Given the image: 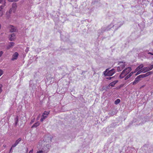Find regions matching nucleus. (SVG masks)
<instances>
[{
    "instance_id": "18",
    "label": "nucleus",
    "mask_w": 153,
    "mask_h": 153,
    "mask_svg": "<svg viewBox=\"0 0 153 153\" xmlns=\"http://www.w3.org/2000/svg\"><path fill=\"white\" fill-rule=\"evenodd\" d=\"M149 71L148 67H144L143 68L142 72L145 73Z\"/></svg>"
},
{
    "instance_id": "27",
    "label": "nucleus",
    "mask_w": 153,
    "mask_h": 153,
    "mask_svg": "<svg viewBox=\"0 0 153 153\" xmlns=\"http://www.w3.org/2000/svg\"><path fill=\"white\" fill-rule=\"evenodd\" d=\"M33 149H32V150H30L29 151V153H33Z\"/></svg>"
},
{
    "instance_id": "30",
    "label": "nucleus",
    "mask_w": 153,
    "mask_h": 153,
    "mask_svg": "<svg viewBox=\"0 0 153 153\" xmlns=\"http://www.w3.org/2000/svg\"><path fill=\"white\" fill-rule=\"evenodd\" d=\"M115 112H112V113H111L110 114L111 115H115Z\"/></svg>"
},
{
    "instance_id": "8",
    "label": "nucleus",
    "mask_w": 153,
    "mask_h": 153,
    "mask_svg": "<svg viewBox=\"0 0 153 153\" xmlns=\"http://www.w3.org/2000/svg\"><path fill=\"white\" fill-rule=\"evenodd\" d=\"M21 140L22 138H19L18 140H17L12 145V146L10 149V152L11 151L13 148L15 147Z\"/></svg>"
},
{
    "instance_id": "36",
    "label": "nucleus",
    "mask_w": 153,
    "mask_h": 153,
    "mask_svg": "<svg viewBox=\"0 0 153 153\" xmlns=\"http://www.w3.org/2000/svg\"><path fill=\"white\" fill-rule=\"evenodd\" d=\"M3 1L2 0H0V4Z\"/></svg>"
},
{
    "instance_id": "24",
    "label": "nucleus",
    "mask_w": 153,
    "mask_h": 153,
    "mask_svg": "<svg viewBox=\"0 0 153 153\" xmlns=\"http://www.w3.org/2000/svg\"><path fill=\"white\" fill-rule=\"evenodd\" d=\"M3 74V71L1 70L0 69V76H1Z\"/></svg>"
},
{
    "instance_id": "1",
    "label": "nucleus",
    "mask_w": 153,
    "mask_h": 153,
    "mask_svg": "<svg viewBox=\"0 0 153 153\" xmlns=\"http://www.w3.org/2000/svg\"><path fill=\"white\" fill-rule=\"evenodd\" d=\"M52 137L45 136L44 138L42 139L39 141L36 146L39 150L36 153H47L51 147L50 144Z\"/></svg>"
},
{
    "instance_id": "9",
    "label": "nucleus",
    "mask_w": 153,
    "mask_h": 153,
    "mask_svg": "<svg viewBox=\"0 0 153 153\" xmlns=\"http://www.w3.org/2000/svg\"><path fill=\"white\" fill-rule=\"evenodd\" d=\"M5 4V2L4 1L3 5L0 6V16H2L3 14V9L4 7Z\"/></svg>"
},
{
    "instance_id": "5",
    "label": "nucleus",
    "mask_w": 153,
    "mask_h": 153,
    "mask_svg": "<svg viewBox=\"0 0 153 153\" xmlns=\"http://www.w3.org/2000/svg\"><path fill=\"white\" fill-rule=\"evenodd\" d=\"M115 71L114 69H112L110 70L107 69L104 72V74L105 76H111L115 73Z\"/></svg>"
},
{
    "instance_id": "19",
    "label": "nucleus",
    "mask_w": 153,
    "mask_h": 153,
    "mask_svg": "<svg viewBox=\"0 0 153 153\" xmlns=\"http://www.w3.org/2000/svg\"><path fill=\"white\" fill-rule=\"evenodd\" d=\"M40 123L39 122H37L34 123L32 126V128L36 127L39 125Z\"/></svg>"
},
{
    "instance_id": "17",
    "label": "nucleus",
    "mask_w": 153,
    "mask_h": 153,
    "mask_svg": "<svg viewBox=\"0 0 153 153\" xmlns=\"http://www.w3.org/2000/svg\"><path fill=\"white\" fill-rule=\"evenodd\" d=\"M117 82V81H115L111 83L109 85V86L111 87H114L116 83Z\"/></svg>"
},
{
    "instance_id": "11",
    "label": "nucleus",
    "mask_w": 153,
    "mask_h": 153,
    "mask_svg": "<svg viewBox=\"0 0 153 153\" xmlns=\"http://www.w3.org/2000/svg\"><path fill=\"white\" fill-rule=\"evenodd\" d=\"M151 73H152V72L150 71L148 72H147V73H146V74H145L140 75H139V76H137V77L140 79V78L145 77L146 76H148L151 74Z\"/></svg>"
},
{
    "instance_id": "3",
    "label": "nucleus",
    "mask_w": 153,
    "mask_h": 153,
    "mask_svg": "<svg viewBox=\"0 0 153 153\" xmlns=\"http://www.w3.org/2000/svg\"><path fill=\"white\" fill-rule=\"evenodd\" d=\"M143 65L142 64L140 65L139 66H138L137 68H136L135 71L134 72H131L129 74L127 75L125 78V80L127 79H128L131 76L132 74L134 73L137 72L136 74V75H137L139 74H140L143 71Z\"/></svg>"
},
{
    "instance_id": "29",
    "label": "nucleus",
    "mask_w": 153,
    "mask_h": 153,
    "mask_svg": "<svg viewBox=\"0 0 153 153\" xmlns=\"http://www.w3.org/2000/svg\"><path fill=\"white\" fill-rule=\"evenodd\" d=\"M113 77H108L106 78L108 79H111Z\"/></svg>"
},
{
    "instance_id": "34",
    "label": "nucleus",
    "mask_w": 153,
    "mask_h": 153,
    "mask_svg": "<svg viewBox=\"0 0 153 153\" xmlns=\"http://www.w3.org/2000/svg\"><path fill=\"white\" fill-rule=\"evenodd\" d=\"M148 53L153 55V53L149 52Z\"/></svg>"
},
{
    "instance_id": "20",
    "label": "nucleus",
    "mask_w": 153,
    "mask_h": 153,
    "mask_svg": "<svg viewBox=\"0 0 153 153\" xmlns=\"http://www.w3.org/2000/svg\"><path fill=\"white\" fill-rule=\"evenodd\" d=\"M120 102V99H118L115 100L114 101V104L117 105L118 103H119Z\"/></svg>"
},
{
    "instance_id": "22",
    "label": "nucleus",
    "mask_w": 153,
    "mask_h": 153,
    "mask_svg": "<svg viewBox=\"0 0 153 153\" xmlns=\"http://www.w3.org/2000/svg\"><path fill=\"white\" fill-rule=\"evenodd\" d=\"M149 69V71L152 70V68H153V65H150V67H148Z\"/></svg>"
},
{
    "instance_id": "15",
    "label": "nucleus",
    "mask_w": 153,
    "mask_h": 153,
    "mask_svg": "<svg viewBox=\"0 0 153 153\" xmlns=\"http://www.w3.org/2000/svg\"><path fill=\"white\" fill-rule=\"evenodd\" d=\"M140 81L139 78L137 76L134 82H132V84L133 85H135L138 83Z\"/></svg>"
},
{
    "instance_id": "4",
    "label": "nucleus",
    "mask_w": 153,
    "mask_h": 153,
    "mask_svg": "<svg viewBox=\"0 0 153 153\" xmlns=\"http://www.w3.org/2000/svg\"><path fill=\"white\" fill-rule=\"evenodd\" d=\"M131 70V67H128L124 69L122 73L120 74V78H124L126 75L128 74Z\"/></svg>"
},
{
    "instance_id": "25",
    "label": "nucleus",
    "mask_w": 153,
    "mask_h": 153,
    "mask_svg": "<svg viewBox=\"0 0 153 153\" xmlns=\"http://www.w3.org/2000/svg\"><path fill=\"white\" fill-rule=\"evenodd\" d=\"M2 85L1 84L0 85V94L2 91Z\"/></svg>"
},
{
    "instance_id": "2",
    "label": "nucleus",
    "mask_w": 153,
    "mask_h": 153,
    "mask_svg": "<svg viewBox=\"0 0 153 153\" xmlns=\"http://www.w3.org/2000/svg\"><path fill=\"white\" fill-rule=\"evenodd\" d=\"M123 24V22H120V20L115 19H114L112 23L106 28L105 30L107 31L109 30L112 27H113L114 30H116L122 25Z\"/></svg>"
},
{
    "instance_id": "32",
    "label": "nucleus",
    "mask_w": 153,
    "mask_h": 153,
    "mask_svg": "<svg viewBox=\"0 0 153 153\" xmlns=\"http://www.w3.org/2000/svg\"><path fill=\"white\" fill-rule=\"evenodd\" d=\"M16 119H17L16 120V124H17V123L18 122V118L16 117Z\"/></svg>"
},
{
    "instance_id": "33",
    "label": "nucleus",
    "mask_w": 153,
    "mask_h": 153,
    "mask_svg": "<svg viewBox=\"0 0 153 153\" xmlns=\"http://www.w3.org/2000/svg\"><path fill=\"white\" fill-rule=\"evenodd\" d=\"M34 119L33 120H31V123H32L33 122H34Z\"/></svg>"
},
{
    "instance_id": "31",
    "label": "nucleus",
    "mask_w": 153,
    "mask_h": 153,
    "mask_svg": "<svg viewBox=\"0 0 153 153\" xmlns=\"http://www.w3.org/2000/svg\"><path fill=\"white\" fill-rule=\"evenodd\" d=\"M28 51V48H27L25 50V52H26V53Z\"/></svg>"
},
{
    "instance_id": "26",
    "label": "nucleus",
    "mask_w": 153,
    "mask_h": 153,
    "mask_svg": "<svg viewBox=\"0 0 153 153\" xmlns=\"http://www.w3.org/2000/svg\"><path fill=\"white\" fill-rule=\"evenodd\" d=\"M13 11V10L12 8H10V10H9V11L8 12L9 13V14H11V13Z\"/></svg>"
},
{
    "instance_id": "7",
    "label": "nucleus",
    "mask_w": 153,
    "mask_h": 153,
    "mask_svg": "<svg viewBox=\"0 0 153 153\" xmlns=\"http://www.w3.org/2000/svg\"><path fill=\"white\" fill-rule=\"evenodd\" d=\"M49 114V112L45 111L43 113L42 116V118L40 120L41 122H42L47 117V116Z\"/></svg>"
},
{
    "instance_id": "23",
    "label": "nucleus",
    "mask_w": 153,
    "mask_h": 153,
    "mask_svg": "<svg viewBox=\"0 0 153 153\" xmlns=\"http://www.w3.org/2000/svg\"><path fill=\"white\" fill-rule=\"evenodd\" d=\"M19 0H8V1H9L12 2H16L18 1Z\"/></svg>"
},
{
    "instance_id": "10",
    "label": "nucleus",
    "mask_w": 153,
    "mask_h": 153,
    "mask_svg": "<svg viewBox=\"0 0 153 153\" xmlns=\"http://www.w3.org/2000/svg\"><path fill=\"white\" fill-rule=\"evenodd\" d=\"M18 53L17 52H15L12 56V58L11 59L12 60L14 61L15 59H16L18 58Z\"/></svg>"
},
{
    "instance_id": "16",
    "label": "nucleus",
    "mask_w": 153,
    "mask_h": 153,
    "mask_svg": "<svg viewBox=\"0 0 153 153\" xmlns=\"http://www.w3.org/2000/svg\"><path fill=\"white\" fill-rule=\"evenodd\" d=\"M16 3H13L12 4V9L13 10V12H14L16 10Z\"/></svg>"
},
{
    "instance_id": "6",
    "label": "nucleus",
    "mask_w": 153,
    "mask_h": 153,
    "mask_svg": "<svg viewBox=\"0 0 153 153\" xmlns=\"http://www.w3.org/2000/svg\"><path fill=\"white\" fill-rule=\"evenodd\" d=\"M126 64L125 62H120L118 64L117 70L118 71H122L125 67Z\"/></svg>"
},
{
    "instance_id": "13",
    "label": "nucleus",
    "mask_w": 153,
    "mask_h": 153,
    "mask_svg": "<svg viewBox=\"0 0 153 153\" xmlns=\"http://www.w3.org/2000/svg\"><path fill=\"white\" fill-rule=\"evenodd\" d=\"M9 40L10 41H13L15 39V35L14 33L12 34L9 36Z\"/></svg>"
},
{
    "instance_id": "28",
    "label": "nucleus",
    "mask_w": 153,
    "mask_h": 153,
    "mask_svg": "<svg viewBox=\"0 0 153 153\" xmlns=\"http://www.w3.org/2000/svg\"><path fill=\"white\" fill-rule=\"evenodd\" d=\"M3 53V52L2 51H1L0 52V57L2 55Z\"/></svg>"
},
{
    "instance_id": "35",
    "label": "nucleus",
    "mask_w": 153,
    "mask_h": 153,
    "mask_svg": "<svg viewBox=\"0 0 153 153\" xmlns=\"http://www.w3.org/2000/svg\"><path fill=\"white\" fill-rule=\"evenodd\" d=\"M28 151V148H27L26 149V152L27 153Z\"/></svg>"
},
{
    "instance_id": "21",
    "label": "nucleus",
    "mask_w": 153,
    "mask_h": 153,
    "mask_svg": "<svg viewBox=\"0 0 153 153\" xmlns=\"http://www.w3.org/2000/svg\"><path fill=\"white\" fill-rule=\"evenodd\" d=\"M6 15L7 17L9 18L10 16V14L8 12H6Z\"/></svg>"
},
{
    "instance_id": "14",
    "label": "nucleus",
    "mask_w": 153,
    "mask_h": 153,
    "mask_svg": "<svg viewBox=\"0 0 153 153\" xmlns=\"http://www.w3.org/2000/svg\"><path fill=\"white\" fill-rule=\"evenodd\" d=\"M14 43L13 42H10L9 44L7 46V49H9L10 48L12 47L13 46H14Z\"/></svg>"
},
{
    "instance_id": "12",
    "label": "nucleus",
    "mask_w": 153,
    "mask_h": 153,
    "mask_svg": "<svg viewBox=\"0 0 153 153\" xmlns=\"http://www.w3.org/2000/svg\"><path fill=\"white\" fill-rule=\"evenodd\" d=\"M9 28L10 31L11 32H14L16 31V28L13 26L10 25L9 26Z\"/></svg>"
}]
</instances>
